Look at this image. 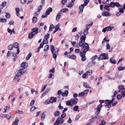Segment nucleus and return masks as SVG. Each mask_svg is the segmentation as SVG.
Listing matches in <instances>:
<instances>
[{"label":"nucleus","mask_w":125,"mask_h":125,"mask_svg":"<svg viewBox=\"0 0 125 125\" xmlns=\"http://www.w3.org/2000/svg\"><path fill=\"white\" fill-rule=\"evenodd\" d=\"M68 9L67 8H64L61 10V11L62 12H66L68 11Z\"/></svg>","instance_id":"ea45409f"},{"label":"nucleus","mask_w":125,"mask_h":125,"mask_svg":"<svg viewBox=\"0 0 125 125\" xmlns=\"http://www.w3.org/2000/svg\"><path fill=\"white\" fill-rule=\"evenodd\" d=\"M121 94L123 97H125V91H122L121 92Z\"/></svg>","instance_id":"603ef678"},{"label":"nucleus","mask_w":125,"mask_h":125,"mask_svg":"<svg viewBox=\"0 0 125 125\" xmlns=\"http://www.w3.org/2000/svg\"><path fill=\"white\" fill-rule=\"evenodd\" d=\"M89 44L86 43H85L81 49V50H82V49H83V51L81 52L82 53L81 55H82V54L84 55L86 54V52L89 50Z\"/></svg>","instance_id":"7ed1b4c3"},{"label":"nucleus","mask_w":125,"mask_h":125,"mask_svg":"<svg viewBox=\"0 0 125 125\" xmlns=\"http://www.w3.org/2000/svg\"><path fill=\"white\" fill-rule=\"evenodd\" d=\"M13 45L14 46V47L15 48H18V47H19L18 46L19 44L17 42L15 43Z\"/></svg>","instance_id":"a18cd8bd"},{"label":"nucleus","mask_w":125,"mask_h":125,"mask_svg":"<svg viewBox=\"0 0 125 125\" xmlns=\"http://www.w3.org/2000/svg\"><path fill=\"white\" fill-rule=\"evenodd\" d=\"M110 62L112 64H115L116 63V62L115 60V58L114 57H113L110 59L109 60Z\"/></svg>","instance_id":"4468645a"},{"label":"nucleus","mask_w":125,"mask_h":125,"mask_svg":"<svg viewBox=\"0 0 125 125\" xmlns=\"http://www.w3.org/2000/svg\"><path fill=\"white\" fill-rule=\"evenodd\" d=\"M7 19H6L1 18L0 19V21L4 23L6 22Z\"/></svg>","instance_id":"a19ab883"},{"label":"nucleus","mask_w":125,"mask_h":125,"mask_svg":"<svg viewBox=\"0 0 125 125\" xmlns=\"http://www.w3.org/2000/svg\"><path fill=\"white\" fill-rule=\"evenodd\" d=\"M25 72H23V71L21 69L17 70L15 72L16 75L14 77V79H17L23 73Z\"/></svg>","instance_id":"423d86ee"},{"label":"nucleus","mask_w":125,"mask_h":125,"mask_svg":"<svg viewBox=\"0 0 125 125\" xmlns=\"http://www.w3.org/2000/svg\"><path fill=\"white\" fill-rule=\"evenodd\" d=\"M35 101L34 100H32L31 101L30 103V106H32L34 103Z\"/></svg>","instance_id":"6e6d98bb"},{"label":"nucleus","mask_w":125,"mask_h":125,"mask_svg":"<svg viewBox=\"0 0 125 125\" xmlns=\"http://www.w3.org/2000/svg\"><path fill=\"white\" fill-rule=\"evenodd\" d=\"M95 62H90L87 65V67L86 69V70H88L89 67L93 66L95 64Z\"/></svg>","instance_id":"f8f14e48"},{"label":"nucleus","mask_w":125,"mask_h":125,"mask_svg":"<svg viewBox=\"0 0 125 125\" xmlns=\"http://www.w3.org/2000/svg\"><path fill=\"white\" fill-rule=\"evenodd\" d=\"M61 16V15L57 14L56 16V20L57 21H58L60 18Z\"/></svg>","instance_id":"37998d69"},{"label":"nucleus","mask_w":125,"mask_h":125,"mask_svg":"<svg viewBox=\"0 0 125 125\" xmlns=\"http://www.w3.org/2000/svg\"><path fill=\"white\" fill-rule=\"evenodd\" d=\"M49 48V46L48 45H46L44 49V52H46L48 51Z\"/></svg>","instance_id":"e433bc0d"},{"label":"nucleus","mask_w":125,"mask_h":125,"mask_svg":"<svg viewBox=\"0 0 125 125\" xmlns=\"http://www.w3.org/2000/svg\"><path fill=\"white\" fill-rule=\"evenodd\" d=\"M80 116L79 115H76L75 117V121H76L78 120L80 118Z\"/></svg>","instance_id":"0e129e2a"},{"label":"nucleus","mask_w":125,"mask_h":125,"mask_svg":"<svg viewBox=\"0 0 125 125\" xmlns=\"http://www.w3.org/2000/svg\"><path fill=\"white\" fill-rule=\"evenodd\" d=\"M84 6L82 4L79 7V9L80 10V11L79 12V14H81L82 13L83 11Z\"/></svg>","instance_id":"a211bd4d"},{"label":"nucleus","mask_w":125,"mask_h":125,"mask_svg":"<svg viewBox=\"0 0 125 125\" xmlns=\"http://www.w3.org/2000/svg\"><path fill=\"white\" fill-rule=\"evenodd\" d=\"M82 32L81 31L79 33H78L75 36V39L76 40H78L79 38L81 36Z\"/></svg>","instance_id":"5701e85b"},{"label":"nucleus","mask_w":125,"mask_h":125,"mask_svg":"<svg viewBox=\"0 0 125 125\" xmlns=\"http://www.w3.org/2000/svg\"><path fill=\"white\" fill-rule=\"evenodd\" d=\"M104 40L106 42H108L109 41V39L106 36L104 39Z\"/></svg>","instance_id":"de8ad7c7"},{"label":"nucleus","mask_w":125,"mask_h":125,"mask_svg":"<svg viewBox=\"0 0 125 125\" xmlns=\"http://www.w3.org/2000/svg\"><path fill=\"white\" fill-rule=\"evenodd\" d=\"M28 66L27 63L25 62H22L21 64V67L22 68L21 70L23 71V72H25L27 70L26 67Z\"/></svg>","instance_id":"6e6552de"},{"label":"nucleus","mask_w":125,"mask_h":125,"mask_svg":"<svg viewBox=\"0 0 125 125\" xmlns=\"http://www.w3.org/2000/svg\"><path fill=\"white\" fill-rule=\"evenodd\" d=\"M106 49H109L110 48V46L109 43H107L106 46Z\"/></svg>","instance_id":"774afa93"},{"label":"nucleus","mask_w":125,"mask_h":125,"mask_svg":"<svg viewBox=\"0 0 125 125\" xmlns=\"http://www.w3.org/2000/svg\"><path fill=\"white\" fill-rule=\"evenodd\" d=\"M114 100L115 98H112V100H105V103H108V102H109V103L111 104L113 103V101Z\"/></svg>","instance_id":"cd10ccee"},{"label":"nucleus","mask_w":125,"mask_h":125,"mask_svg":"<svg viewBox=\"0 0 125 125\" xmlns=\"http://www.w3.org/2000/svg\"><path fill=\"white\" fill-rule=\"evenodd\" d=\"M86 73L88 75H91L92 73V70H90L86 72Z\"/></svg>","instance_id":"c9c22d12"},{"label":"nucleus","mask_w":125,"mask_h":125,"mask_svg":"<svg viewBox=\"0 0 125 125\" xmlns=\"http://www.w3.org/2000/svg\"><path fill=\"white\" fill-rule=\"evenodd\" d=\"M89 90L88 89H87L85 90H84V92H83V93H84V94L85 95V96H86L88 92H89Z\"/></svg>","instance_id":"49530a36"},{"label":"nucleus","mask_w":125,"mask_h":125,"mask_svg":"<svg viewBox=\"0 0 125 125\" xmlns=\"http://www.w3.org/2000/svg\"><path fill=\"white\" fill-rule=\"evenodd\" d=\"M97 57V56L96 55H95L94 56H93L91 58V59L92 61H93Z\"/></svg>","instance_id":"8fccbe9b"},{"label":"nucleus","mask_w":125,"mask_h":125,"mask_svg":"<svg viewBox=\"0 0 125 125\" xmlns=\"http://www.w3.org/2000/svg\"><path fill=\"white\" fill-rule=\"evenodd\" d=\"M118 9L119 10V12H120L121 13H123L124 12V10L123 9L119 8Z\"/></svg>","instance_id":"680f3d73"},{"label":"nucleus","mask_w":125,"mask_h":125,"mask_svg":"<svg viewBox=\"0 0 125 125\" xmlns=\"http://www.w3.org/2000/svg\"><path fill=\"white\" fill-rule=\"evenodd\" d=\"M109 102H108V103H105V104L106 105H105V107L106 108H110L111 106V103H109Z\"/></svg>","instance_id":"393cba45"},{"label":"nucleus","mask_w":125,"mask_h":125,"mask_svg":"<svg viewBox=\"0 0 125 125\" xmlns=\"http://www.w3.org/2000/svg\"><path fill=\"white\" fill-rule=\"evenodd\" d=\"M42 7V5H41L39 7H38V11L39 12H40L41 10Z\"/></svg>","instance_id":"e2e57ef3"},{"label":"nucleus","mask_w":125,"mask_h":125,"mask_svg":"<svg viewBox=\"0 0 125 125\" xmlns=\"http://www.w3.org/2000/svg\"><path fill=\"white\" fill-rule=\"evenodd\" d=\"M109 14H110L109 12L105 11H103L102 13V15L104 16H110Z\"/></svg>","instance_id":"aec40b11"},{"label":"nucleus","mask_w":125,"mask_h":125,"mask_svg":"<svg viewBox=\"0 0 125 125\" xmlns=\"http://www.w3.org/2000/svg\"><path fill=\"white\" fill-rule=\"evenodd\" d=\"M68 94V91L65 90L64 91V92L62 93V96H65L67 95Z\"/></svg>","instance_id":"412c9836"},{"label":"nucleus","mask_w":125,"mask_h":125,"mask_svg":"<svg viewBox=\"0 0 125 125\" xmlns=\"http://www.w3.org/2000/svg\"><path fill=\"white\" fill-rule=\"evenodd\" d=\"M110 7H111L112 8L116 6L117 7H120L121 6L120 5L118 2H112L109 4Z\"/></svg>","instance_id":"1a4fd4ad"},{"label":"nucleus","mask_w":125,"mask_h":125,"mask_svg":"<svg viewBox=\"0 0 125 125\" xmlns=\"http://www.w3.org/2000/svg\"><path fill=\"white\" fill-rule=\"evenodd\" d=\"M83 1L84 3L83 5L84 6H86L89 2V0H84Z\"/></svg>","instance_id":"72a5a7b5"},{"label":"nucleus","mask_w":125,"mask_h":125,"mask_svg":"<svg viewBox=\"0 0 125 125\" xmlns=\"http://www.w3.org/2000/svg\"><path fill=\"white\" fill-rule=\"evenodd\" d=\"M12 56L13 57V61L14 62H15L16 60L17 59L18 56L16 54L15 52H12Z\"/></svg>","instance_id":"2eb2a0df"},{"label":"nucleus","mask_w":125,"mask_h":125,"mask_svg":"<svg viewBox=\"0 0 125 125\" xmlns=\"http://www.w3.org/2000/svg\"><path fill=\"white\" fill-rule=\"evenodd\" d=\"M45 114H44V113H43L41 116V120H42V121H43V120L44 119L45 117Z\"/></svg>","instance_id":"09e8293b"},{"label":"nucleus","mask_w":125,"mask_h":125,"mask_svg":"<svg viewBox=\"0 0 125 125\" xmlns=\"http://www.w3.org/2000/svg\"><path fill=\"white\" fill-rule=\"evenodd\" d=\"M118 88L119 90H122L124 89V86L122 85H120L118 86Z\"/></svg>","instance_id":"58836bf2"},{"label":"nucleus","mask_w":125,"mask_h":125,"mask_svg":"<svg viewBox=\"0 0 125 125\" xmlns=\"http://www.w3.org/2000/svg\"><path fill=\"white\" fill-rule=\"evenodd\" d=\"M93 23L92 22L90 24H87L86 25V28L85 29L83 32L84 35H86L88 33L89 29L92 26Z\"/></svg>","instance_id":"39448f33"},{"label":"nucleus","mask_w":125,"mask_h":125,"mask_svg":"<svg viewBox=\"0 0 125 125\" xmlns=\"http://www.w3.org/2000/svg\"><path fill=\"white\" fill-rule=\"evenodd\" d=\"M60 112H59L58 111H55L54 113V115L55 117H56V116H58L60 115Z\"/></svg>","instance_id":"2f4dec72"},{"label":"nucleus","mask_w":125,"mask_h":125,"mask_svg":"<svg viewBox=\"0 0 125 125\" xmlns=\"http://www.w3.org/2000/svg\"><path fill=\"white\" fill-rule=\"evenodd\" d=\"M50 35V34H47L46 35L44 36V39L48 40L49 38V37Z\"/></svg>","instance_id":"bf43d9fd"},{"label":"nucleus","mask_w":125,"mask_h":125,"mask_svg":"<svg viewBox=\"0 0 125 125\" xmlns=\"http://www.w3.org/2000/svg\"><path fill=\"white\" fill-rule=\"evenodd\" d=\"M52 9L51 7H49L46 10V13L43 14L42 16V18L46 17H47V15H48L50 14V12H52Z\"/></svg>","instance_id":"0eeeda50"},{"label":"nucleus","mask_w":125,"mask_h":125,"mask_svg":"<svg viewBox=\"0 0 125 125\" xmlns=\"http://www.w3.org/2000/svg\"><path fill=\"white\" fill-rule=\"evenodd\" d=\"M108 56L107 54L103 53L100 55L98 59V61L100 60H106L108 59Z\"/></svg>","instance_id":"20e7f679"},{"label":"nucleus","mask_w":125,"mask_h":125,"mask_svg":"<svg viewBox=\"0 0 125 125\" xmlns=\"http://www.w3.org/2000/svg\"><path fill=\"white\" fill-rule=\"evenodd\" d=\"M19 121L18 120L15 119V121L13 123L12 125H18Z\"/></svg>","instance_id":"473e14b6"},{"label":"nucleus","mask_w":125,"mask_h":125,"mask_svg":"<svg viewBox=\"0 0 125 125\" xmlns=\"http://www.w3.org/2000/svg\"><path fill=\"white\" fill-rule=\"evenodd\" d=\"M38 28H33L32 29V32L35 35L36 33H38Z\"/></svg>","instance_id":"dca6fc26"},{"label":"nucleus","mask_w":125,"mask_h":125,"mask_svg":"<svg viewBox=\"0 0 125 125\" xmlns=\"http://www.w3.org/2000/svg\"><path fill=\"white\" fill-rule=\"evenodd\" d=\"M84 93H83V92H81L80 93H79L78 95V96L79 97H82L83 96H84Z\"/></svg>","instance_id":"864d4df0"},{"label":"nucleus","mask_w":125,"mask_h":125,"mask_svg":"<svg viewBox=\"0 0 125 125\" xmlns=\"http://www.w3.org/2000/svg\"><path fill=\"white\" fill-rule=\"evenodd\" d=\"M14 46L13 44H10L8 47V49L11 50L13 48Z\"/></svg>","instance_id":"7c9ffc66"},{"label":"nucleus","mask_w":125,"mask_h":125,"mask_svg":"<svg viewBox=\"0 0 125 125\" xmlns=\"http://www.w3.org/2000/svg\"><path fill=\"white\" fill-rule=\"evenodd\" d=\"M57 98L56 97H52L49 100L50 102L52 103L53 102H55L56 101Z\"/></svg>","instance_id":"f3484780"},{"label":"nucleus","mask_w":125,"mask_h":125,"mask_svg":"<svg viewBox=\"0 0 125 125\" xmlns=\"http://www.w3.org/2000/svg\"><path fill=\"white\" fill-rule=\"evenodd\" d=\"M20 1L21 3L24 4L26 3L27 1L25 0H21Z\"/></svg>","instance_id":"338daca9"},{"label":"nucleus","mask_w":125,"mask_h":125,"mask_svg":"<svg viewBox=\"0 0 125 125\" xmlns=\"http://www.w3.org/2000/svg\"><path fill=\"white\" fill-rule=\"evenodd\" d=\"M37 19L35 17H34L32 19V21L33 23H35L37 21Z\"/></svg>","instance_id":"4c0bfd02"},{"label":"nucleus","mask_w":125,"mask_h":125,"mask_svg":"<svg viewBox=\"0 0 125 125\" xmlns=\"http://www.w3.org/2000/svg\"><path fill=\"white\" fill-rule=\"evenodd\" d=\"M82 53L81 52V51L80 52V56L82 57L81 60L82 61H85L86 59V56H85V54H82Z\"/></svg>","instance_id":"ddd939ff"},{"label":"nucleus","mask_w":125,"mask_h":125,"mask_svg":"<svg viewBox=\"0 0 125 125\" xmlns=\"http://www.w3.org/2000/svg\"><path fill=\"white\" fill-rule=\"evenodd\" d=\"M50 49L53 55V58L55 59H56L57 55L58 54V52L59 50V49H57V48L55 49L54 46L52 45L50 46Z\"/></svg>","instance_id":"f257e3e1"},{"label":"nucleus","mask_w":125,"mask_h":125,"mask_svg":"<svg viewBox=\"0 0 125 125\" xmlns=\"http://www.w3.org/2000/svg\"><path fill=\"white\" fill-rule=\"evenodd\" d=\"M78 102V99L77 98H75L74 99H72L68 101H66V104L68 106H72L74 104H77Z\"/></svg>","instance_id":"f03ea898"},{"label":"nucleus","mask_w":125,"mask_h":125,"mask_svg":"<svg viewBox=\"0 0 125 125\" xmlns=\"http://www.w3.org/2000/svg\"><path fill=\"white\" fill-rule=\"evenodd\" d=\"M102 105L101 104H100L98 105L97 108L95 109H96V111L95 113L96 115H98L99 114L100 110L102 107Z\"/></svg>","instance_id":"9d476101"},{"label":"nucleus","mask_w":125,"mask_h":125,"mask_svg":"<svg viewBox=\"0 0 125 125\" xmlns=\"http://www.w3.org/2000/svg\"><path fill=\"white\" fill-rule=\"evenodd\" d=\"M78 108L79 107L78 106H75L73 108V109L74 111H77L79 112V111L78 110Z\"/></svg>","instance_id":"f704fd0d"},{"label":"nucleus","mask_w":125,"mask_h":125,"mask_svg":"<svg viewBox=\"0 0 125 125\" xmlns=\"http://www.w3.org/2000/svg\"><path fill=\"white\" fill-rule=\"evenodd\" d=\"M86 36L83 35H82L81 37L80 40L81 41H82L83 42H85V40Z\"/></svg>","instance_id":"c756f323"},{"label":"nucleus","mask_w":125,"mask_h":125,"mask_svg":"<svg viewBox=\"0 0 125 125\" xmlns=\"http://www.w3.org/2000/svg\"><path fill=\"white\" fill-rule=\"evenodd\" d=\"M85 43V42H83L82 41H81L79 43V46L80 47H82Z\"/></svg>","instance_id":"c03bdc74"},{"label":"nucleus","mask_w":125,"mask_h":125,"mask_svg":"<svg viewBox=\"0 0 125 125\" xmlns=\"http://www.w3.org/2000/svg\"><path fill=\"white\" fill-rule=\"evenodd\" d=\"M83 85L84 87L86 88H90L89 84L86 82H83Z\"/></svg>","instance_id":"b1692460"},{"label":"nucleus","mask_w":125,"mask_h":125,"mask_svg":"<svg viewBox=\"0 0 125 125\" xmlns=\"http://www.w3.org/2000/svg\"><path fill=\"white\" fill-rule=\"evenodd\" d=\"M34 35H35L33 33L31 32L28 34V38L29 39H32Z\"/></svg>","instance_id":"a878e982"},{"label":"nucleus","mask_w":125,"mask_h":125,"mask_svg":"<svg viewBox=\"0 0 125 125\" xmlns=\"http://www.w3.org/2000/svg\"><path fill=\"white\" fill-rule=\"evenodd\" d=\"M6 17L8 18H9L10 17V14L8 13H6L5 15Z\"/></svg>","instance_id":"3c124183"},{"label":"nucleus","mask_w":125,"mask_h":125,"mask_svg":"<svg viewBox=\"0 0 125 125\" xmlns=\"http://www.w3.org/2000/svg\"><path fill=\"white\" fill-rule=\"evenodd\" d=\"M110 7V6L109 4L105 5L104 6V9L109 11L110 10V9H109Z\"/></svg>","instance_id":"bb28decb"},{"label":"nucleus","mask_w":125,"mask_h":125,"mask_svg":"<svg viewBox=\"0 0 125 125\" xmlns=\"http://www.w3.org/2000/svg\"><path fill=\"white\" fill-rule=\"evenodd\" d=\"M75 0H72V2L71 3H68L67 4V6L68 7H71L73 5V2L75 1Z\"/></svg>","instance_id":"6ab92c4d"},{"label":"nucleus","mask_w":125,"mask_h":125,"mask_svg":"<svg viewBox=\"0 0 125 125\" xmlns=\"http://www.w3.org/2000/svg\"><path fill=\"white\" fill-rule=\"evenodd\" d=\"M42 42H43L44 44H47L48 43V40L44 39Z\"/></svg>","instance_id":"79ce46f5"},{"label":"nucleus","mask_w":125,"mask_h":125,"mask_svg":"<svg viewBox=\"0 0 125 125\" xmlns=\"http://www.w3.org/2000/svg\"><path fill=\"white\" fill-rule=\"evenodd\" d=\"M57 120H58V122H59V123H60L61 124H62L63 122V119L61 117H58Z\"/></svg>","instance_id":"4be33fe9"},{"label":"nucleus","mask_w":125,"mask_h":125,"mask_svg":"<svg viewBox=\"0 0 125 125\" xmlns=\"http://www.w3.org/2000/svg\"><path fill=\"white\" fill-rule=\"evenodd\" d=\"M62 4L63 5H65L67 2L66 0H62L61 1Z\"/></svg>","instance_id":"69168bd1"},{"label":"nucleus","mask_w":125,"mask_h":125,"mask_svg":"<svg viewBox=\"0 0 125 125\" xmlns=\"http://www.w3.org/2000/svg\"><path fill=\"white\" fill-rule=\"evenodd\" d=\"M122 95H121L119 94L118 95L117 97V99L118 100H119L120 99L122 98Z\"/></svg>","instance_id":"5fc2aeb1"},{"label":"nucleus","mask_w":125,"mask_h":125,"mask_svg":"<svg viewBox=\"0 0 125 125\" xmlns=\"http://www.w3.org/2000/svg\"><path fill=\"white\" fill-rule=\"evenodd\" d=\"M11 116V115L10 114L9 115L5 114V117L9 119Z\"/></svg>","instance_id":"13d9d810"},{"label":"nucleus","mask_w":125,"mask_h":125,"mask_svg":"<svg viewBox=\"0 0 125 125\" xmlns=\"http://www.w3.org/2000/svg\"><path fill=\"white\" fill-rule=\"evenodd\" d=\"M124 69V67L119 66L118 68V70L119 71H122Z\"/></svg>","instance_id":"4d7b16f0"},{"label":"nucleus","mask_w":125,"mask_h":125,"mask_svg":"<svg viewBox=\"0 0 125 125\" xmlns=\"http://www.w3.org/2000/svg\"><path fill=\"white\" fill-rule=\"evenodd\" d=\"M36 107L35 106H33L31 108L30 111V112H32L35 109Z\"/></svg>","instance_id":"052dcab7"},{"label":"nucleus","mask_w":125,"mask_h":125,"mask_svg":"<svg viewBox=\"0 0 125 125\" xmlns=\"http://www.w3.org/2000/svg\"><path fill=\"white\" fill-rule=\"evenodd\" d=\"M113 27H112L110 26H108L103 29L102 31L103 32H105L106 31H108L112 30V29H113Z\"/></svg>","instance_id":"9b49d317"},{"label":"nucleus","mask_w":125,"mask_h":125,"mask_svg":"<svg viewBox=\"0 0 125 125\" xmlns=\"http://www.w3.org/2000/svg\"><path fill=\"white\" fill-rule=\"evenodd\" d=\"M32 54L31 53H29L27 56L26 58V60H28L31 57Z\"/></svg>","instance_id":"c85d7f7f"}]
</instances>
